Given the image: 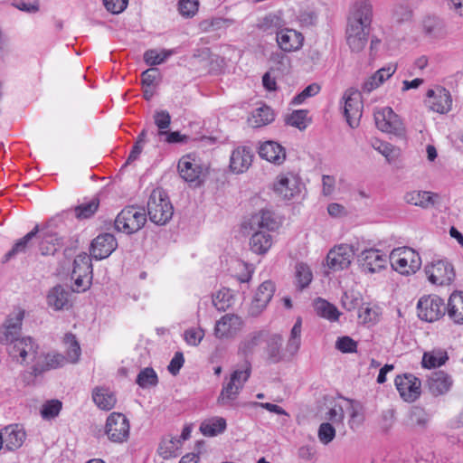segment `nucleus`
Returning a JSON list of instances; mask_svg holds the SVG:
<instances>
[{
    "label": "nucleus",
    "mask_w": 463,
    "mask_h": 463,
    "mask_svg": "<svg viewBox=\"0 0 463 463\" xmlns=\"http://www.w3.org/2000/svg\"><path fill=\"white\" fill-rule=\"evenodd\" d=\"M160 76V72L156 68H150L142 72V84L143 87H153L157 79Z\"/></svg>",
    "instance_id": "64"
},
{
    "label": "nucleus",
    "mask_w": 463,
    "mask_h": 463,
    "mask_svg": "<svg viewBox=\"0 0 463 463\" xmlns=\"http://www.w3.org/2000/svg\"><path fill=\"white\" fill-rule=\"evenodd\" d=\"M147 214L156 225H165L172 219L174 207L164 189L157 187L151 192L147 201Z\"/></svg>",
    "instance_id": "3"
},
{
    "label": "nucleus",
    "mask_w": 463,
    "mask_h": 463,
    "mask_svg": "<svg viewBox=\"0 0 463 463\" xmlns=\"http://www.w3.org/2000/svg\"><path fill=\"white\" fill-rule=\"evenodd\" d=\"M173 53V50H162L158 52L155 49H150L145 52L144 61L149 66H156L165 62Z\"/></svg>",
    "instance_id": "45"
},
{
    "label": "nucleus",
    "mask_w": 463,
    "mask_h": 463,
    "mask_svg": "<svg viewBox=\"0 0 463 463\" xmlns=\"http://www.w3.org/2000/svg\"><path fill=\"white\" fill-rule=\"evenodd\" d=\"M63 343L66 346V361L76 364L81 354V349L76 336L71 333H67L64 335Z\"/></svg>",
    "instance_id": "36"
},
{
    "label": "nucleus",
    "mask_w": 463,
    "mask_h": 463,
    "mask_svg": "<svg viewBox=\"0 0 463 463\" xmlns=\"http://www.w3.org/2000/svg\"><path fill=\"white\" fill-rule=\"evenodd\" d=\"M272 243V236L267 231H257L250 239V250L257 254H265Z\"/></svg>",
    "instance_id": "32"
},
{
    "label": "nucleus",
    "mask_w": 463,
    "mask_h": 463,
    "mask_svg": "<svg viewBox=\"0 0 463 463\" xmlns=\"http://www.w3.org/2000/svg\"><path fill=\"white\" fill-rule=\"evenodd\" d=\"M335 347L342 353H354L356 352L357 345L350 336H342L337 338Z\"/></svg>",
    "instance_id": "61"
},
{
    "label": "nucleus",
    "mask_w": 463,
    "mask_h": 463,
    "mask_svg": "<svg viewBox=\"0 0 463 463\" xmlns=\"http://www.w3.org/2000/svg\"><path fill=\"white\" fill-rule=\"evenodd\" d=\"M354 255V246L340 244L329 250L326 256V265L335 271L348 268Z\"/></svg>",
    "instance_id": "10"
},
{
    "label": "nucleus",
    "mask_w": 463,
    "mask_h": 463,
    "mask_svg": "<svg viewBox=\"0 0 463 463\" xmlns=\"http://www.w3.org/2000/svg\"><path fill=\"white\" fill-rule=\"evenodd\" d=\"M389 260L392 269L402 275L415 273L421 266L419 253L408 247L392 250Z\"/></svg>",
    "instance_id": "5"
},
{
    "label": "nucleus",
    "mask_w": 463,
    "mask_h": 463,
    "mask_svg": "<svg viewBox=\"0 0 463 463\" xmlns=\"http://www.w3.org/2000/svg\"><path fill=\"white\" fill-rule=\"evenodd\" d=\"M0 432L5 449L11 451L19 449L26 437L25 431L18 424L6 426Z\"/></svg>",
    "instance_id": "24"
},
{
    "label": "nucleus",
    "mask_w": 463,
    "mask_h": 463,
    "mask_svg": "<svg viewBox=\"0 0 463 463\" xmlns=\"http://www.w3.org/2000/svg\"><path fill=\"white\" fill-rule=\"evenodd\" d=\"M234 24L231 18L213 17L200 23V28L204 32L216 31L223 27H229Z\"/></svg>",
    "instance_id": "47"
},
{
    "label": "nucleus",
    "mask_w": 463,
    "mask_h": 463,
    "mask_svg": "<svg viewBox=\"0 0 463 463\" xmlns=\"http://www.w3.org/2000/svg\"><path fill=\"white\" fill-rule=\"evenodd\" d=\"M99 207V200L91 199L87 203H83L74 208L75 216L78 219H88L91 217Z\"/></svg>",
    "instance_id": "52"
},
{
    "label": "nucleus",
    "mask_w": 463,
    "mask_h": 463,
    "mask_svg": "<svg viewBox=\"0 0 463 463\" xmlns=\"http://www.w3.org/2000/svg\"><path fill=\"white\" fill-rule=\"evenodd\" d=\"M146 222V214L143 208L127 206L117 215L115 229L118 232L133 234L141 230Z\"/></svg>",
    "instance_id": "4"
},
{
    "label": "nucleus",
    "mask_w": 463,
    "mask_h": 463,
    "mask_svg": "<svg viewBox=\"0 0 463 463\" xmlns=\"http://www.w3.org/2000/svg\"><path fill=\"white\" fill-rule=\"evenodd\" d=\"M130 424L128 418L120 412L110 413L106 420L105 434L111 442L123 443L129 437Z\"/></svg>",
    "instance_id": "7"
},
{
    "label": "nucleus",
    "mask_w": 463,
    "mask_h": 463,
    "mask_svg": "<svg viewBox=\"0 0 463 463\" xmlns=\"http://www.w3.org/2000/svg\"><path fill=\"white\" fill-rule=\"evenodd\" d=\"M47 302L54 310H61L69 303V291L61 285H57L49 291Z\"/></svg>",
    "instance_id": "33"
},
{
    "label": "nucleus",
    "mask_w": 463,
    "mask_h": 463,
    "mask_svg": "<svg viewBox=\"0 0 463 463\" xmlns=\"http://www.w3.org/2000/svg\"><path fill=\"white\" fill-rule=\"evenodd\" d=\"M362 269L367 273H375L383 269L387 265V257L377 249L363 250L358 259Z\"/></svg>",
    "instance_id": "14"
},
{
    "label": "nucleus",
    "mask_w": 463,
    "mask_h": 463,
    "mask_svg": "<svg viewBox=\"0 0 463 463\" xmlns=\"http://www.w3.org/2000/svg\"><path fill=\"white\" fill-rule=\"evenodd\" d=\"M275 292V286L269 280L264 281L258 288L250 307L251 316H258L271 300Z\"/></svg>",
    "instance_id": "19"
},
{
    "label": "nucleus",
    "mask_w": 463,
    "mask_h": 463,
    "mask_svg": "<svg viewBox=\"0 0 463 463\" xmlns=\"http://www.w3.org/2000/svg\"><path fill=\"white\" fill-rule=\"evenodd\" d=\"M395 386L405 402H414L420 394L421 383L411 373L398 375L394 380Z\"/></svg>",
    "instance_id": "12"
},
{
    "label": "nucleus",
    "mask_w": 463,
    "mask_h": 463,
    "mask_svg": "<svg viewBox=\"0 0 463 463\" xmlns=\"http://www.w3.org/2000/svg\"><path fill=\"white\" fill-rule=\"evenodd\" d=\"M29 361L24 364H27ZM31 361L35 362L33 365V373L34 375H38L45 371L63 366L66 363V358L61 354L51 353L40 357L36 355L34 360Z\"/></svg>",
    "instance_id": "23"
},
{
    "label": "nucleus",
    "mask_w": 463,
    "mask_h": 463,
    "mask_svg": "<svg viewBox=\"0 0 463 463\" xmlns=\"http://www.w3.org/2000/svg\"><path fill=\"white\" fill-rule=\"evenodd\" d=\"M429 280L435 285H449L455 279L453 266L445 260L433 262L426 268Z\"/></svg>",
    "instance_id": "11"
},
{
    "label": "nucleus",
    "mask_w": 463,
    "mask_h": 463,
    "mask_svg": "<svg viewBox=\"0 0 463 463\" xmlns=\"http://www.w3.org/2000/svg\"><path fill=\"white\" fill-rule=\"evenodd\" d=\"M117 240L111 233H102L97 236L90 244V256L95 260L108 258L117 248Z\"/></svg>",
    "instance_id": "16"
},
{
    "label": "nucleus",
    "mask_w": 463,
    "mask_h": 463,
    "mask_svg": "<svg viewBox=\"0 0 463 463\" xmlns=\"http://www.w3.org/2000/svg\"><path fill=\"white\" fill-rule=\"evenodd\" d=\"M336 191V179L334 175H322V194L326 197H331Z\"/></svg>",
    "instance_id": "59"
},
{
    "label": "nucleus",
    "mask_w": 463,
    "mask_h": 463,
    "mask_svg": "<svg viewBox=\"0 0 463 463\" xmlns=\"http://www.w3.org/2000/svg\"><path fill=\"white\" fill-rule=\"evenodd\" d=\"M136 383L141 388L156 386L158 383L157 374L153 368L146 367L137 374Z\"/></svg>",
    "instance_id": "50"
},
{
    "label": "nucleus",
    "mask_w": 463,
    "mask_h": 463,
    "mask_svg": "<svg viewBox=\"0 0 463 463\" xmlns=\"http://www.w3.org/2000/svg\"><path fill=\"white\" fill-rule=\"evenodd\" d=\"M397 64L396 63H389L386 66L379 69L373 73V76L376 78L378 82L383 84L388 79H390L396 71Z\"/></svg>",
    "instance_id": "62"
},
{
    "label": "nucleus",
    "mask_w": 463,
    "mask_h": 463,
    "mask_svg": "<svg viewBox=\"0 0 463 463\" xmlns=\"http://www.w3.org/2000/svg\"><path fill=\"white\" fill-rule=\"evenodd\" d=\"M452 385L451 377L443 371L435 372L428 380V387L434 396L443 395Z\"/></svg>",
    "instance_id": "29"
},
{
    "label": "nucleus",
    "mask_w": 463,
    "mask_h": 463,
    "mask_svg": "<svg viewBox=\"0 0 463 463\" xmlns=\"http://www.w3.org/2000/svg\"><path fill=\"white\" fill-rule=\"evenodd\" d=\"M199 1L198 0H179L178 11L183 17H194L198 12Z\"/></svg>",
    "instance_id": "53"
},
{
    "label": "nucleus",
    "mask_w": 463,
    "mask_h": 463,
    "mask_svg": "<svg viewBox=\"0 0 463 463\" xmlns=\"http://www.w3.org/2000/svg\"><path fill=\"white\" fill-rule=\"evenodd\" d=\"M317 436L321 443L327 445L335 437V430L329 422H323L317 431Z\"/></svg>",
    "instance_id": "57"
},
{
    "label": "nucleus",
    "mask_w": 463,
    "mask_h": 463,
    "mask_svg": "<svg viewBox=\"0 0 463 463\" xmlns=\"http://www.w3.org/2000/svg\"><path fill=\"white\" fill-rule=\"evenodd\" d=\"M342 304L344 307L348 311L354 310L355 308L359 309V307L362 306V299L354 292H345L342 297Z\"/></svg>",
    "instance_id": "60"
},
{
    "label": "nucleus",
    "mask_w": 463,
    "mask_h": 463,
    "mask_svg": "<svg viewBox=\"0 0 463 463\" xmlns=\"http://www.w3.org/2000/svg\"><path fill=\"white\" fill-rule=\"evenodd\" d=\"M448 359L449 357L446 351L440 349L433 350L423 354L421 364L424 368H436L443 365Z\"/></svg>",
    "instance_id": "38"
},
{
    "label": "nucleus",
    "mask_w": 463,
    "mask_h": 463,
    "mask_svg": "<svg viewBox=\"0 0 463 463\" xmlns=\"http://www.w3.org/2000/svg\"><path fill=\"white\" fill-rule=\"evenodd\" d=\"M439 195L429 191H409L405 193L403 200L406 203L428 209L434 206Z\"/></svg>",
    "instance_id": "25"
},
{
    "label": "nucleus",
    "mask_w": 463,
    "mask_h": 463,
    "mask_svg": "<svg viewBox=\"0 0 463 463\" xmlns=\"http://www.w3.org/2000/svg\"><path fill=\"white\" fill-rule=\"evenodd\" d=\"M37 232L38 226H35L30 232H28L14 243L13 248L5 254V259L10 260L19 253H24L29 248L32 240L36 236Z\"/></svg>",
    "instance_id": "41"
},
{
    "label": "nucleus",
    "mask_w": 463,
    "mask_h": 463,
    "mask_svg": "<svg viewBox=\"0 0 463 463\" xmlns=\"http://www.w3.org/2000/svg\"><path fill=\"white\" fill-rule=\"evenodd\" d=\"M91 396L93 402L99 410L102 411H110L117 403L116 395L107 387H95L92 390Z\"/></svg>",
    "instance_id": "30"
},
{
    "label": "nucleus",
    "mask_w": 463,
    "mask_h": 463,
    "mask_svg": "<svg viewBox=\"0 0 463 463\" xmlns=\"http://www.w3.org/2000/svg\"><path fill=\"white\" fill-rule=\"evenodd\" d=\"M251 228L257 227L259 231L272 232L279 228L280 220L270 210H261L252 216L250 220Z\"/></svg>",
    "instance_id": "26"
},
{
    "label": "nucleus",
    "mask_w": 463,
    "mask_h": 463,
    "mask_svg": "<svg viewBox=\"0 0 463 463\" xmlns=\"http://www.w3.org/2000/svg\"><path fill=\"white\" fill-rule=\"evenodd\" d=\"M374 121L377 128L382 132L402 136L404 133V126L400 117L390 107L375 109Z\"/></svg>",
    "instance_id": "8"
},
{
    "label": "nucleus",
    "mask_w": 463,
    "mask_h": 463,
    "mask_svg": "<svg viewBox=\"0 0 463 463\" xmlns=\"http://www.w3.org/2000/svg\"><path fill=\"white\" fill-rule=\"evenodd\" d=\"M154 120L159 130H166L171 123V116L166 110L156 111Z\"/></svg>",
    "instance_id": "63"
},
{
    "label": "nucleus",
    "mask_w": 463,
    "mask_h": 463,
    "mask_svg": "<svg viewBox=\"0 0 463 463\" xmlns=\"http://www.w3.org/2000/svg\"><path fill=\"white\" fill-rule=\"evenodd\" d=\"M177 167L180 176L188 183L199 181L203 172V166L190 155L183 156Z\"/></svg>",
    "instance_id": "21"
},
{
    "label": "nucleus",
    "mask_w": 463,
    "mask_h": 463,
    "mask_svg": "<svg viewBox=\"0 0 463 463\" xmlns=\"http://www.w3.org/2000/svg\"><path fill=\"white\" fill-rule=\"evenodd\" d=\"M265 353L267 360L271 364H278L283 359L282 345L283 338L279 334L269 335L266 332Z\"/></svg>",
    "instance_id": "28"
},
{
    "label": "nucleus",
    "mask_w": 463,
    "mask_h": 463,
    "mask_svg": "<svg viewBox=\"0 0 463 463\" xmlns=\"http://www.w3.org/2000/svg\"><path fill=\"white\" fill-rule=\"evenodd\" d=\"M226 429V420L222 417H213L204 420L201 426L200 430L204 436L213 437L222 433Z\"/></svg>",
    "instance_id": "37"
},
{
    "label": "nucleus",
    "mask_w": 463,
    "mask_h": 463,
    "mask_svg": "<svg viewBox=\"0 0 463 463\" xmlns=\"http://www.w3.org/2000/svg\"><path fill=\"white\" fill-rule=\"evenodd\" d=\"M253 152L250 147L235 148L230 158V168L233 173L242 174L249 169L252 163Z\"/></svg>",
    "instance_id": "22"
},
{
    "label": "nucleus",
    "mask_w": 463,
    "mask_h": 463,
    "mask_svg": "<svg viewBox=\"0 0 463 463\" xmlns=\"http://www.w3.org/2000/svg\"><path fill=\"white\" fill-rule=\"evenodd\" d=\"M417 311L420 320L432 323L446 314V305L439 296L427 295L419 299Z\"/></svg>",
    "instance_id": "6"
},
{
    "label": "nucleus",
    "mask_w": 463,
    "mask_h": 463,
    "mask_svg": "<svg viewBox=\"0 0 463 463\" xmlns=\"http://www.w3.org/2000/svg\"><path fill=\"white\" fill-rule=\"evenodd\" d=\"M180 444V439L177 438H171V439H165L161 441L158 451L159 454L164 458H168L171 457H176V451L179 448Z\"/></svg>",
    "instance_id": "51"
},
{
    "label": "nucleus",
    "mask_w": 463,
    "mask_h": 463,
    "mask_svg": "<svg viewBox=\"0 0 463 463\" xmlns=\"http://www.w3.org/2000/svg\"><path fill=\"white\" fill-rule=\"evenodd\" d=\"M449 317L458 325H463V292L455 291L449 298L446 306Z\"/></svg>",
    "instance_id": "31"
},
{
    "label": "nucleus",
    "mask_w": 463,
    "mask_h": 463,
    "mask_svg": "<svg viewBox=\"0 0 463 463\" xmlns=\"http://www.w3.org/2000/svg\"><path fill=\"white\" fill-rule=\"evenodd\" d=\"M301 180L293 173L278 175L274 183V192L285 200H290L300 192Z\"/></svg>",
    "instance_id": "13"
},
{
    "label": "nucleus",
    "mask_w": 463,
    "mask_h": 463,
    "mask_svg": "<svg viewBox=\"0 0 463 463\" xmlns=\"http://www.w3.org/2000/svg\"><path fill=\"white\" fill-rule=\"evenodd\" d=\"M320 91V86L317 83H312L307 86L300 93L296 95L291 101L292 105H300L307 98L316 96Z\"/></svg>",
    "instance_id": "55"
},
{
    "label": "nucleus",
    "mask_w": 463,
    "mask_h": 463,
    "mask_svg": "<svg viewBox=\"0 0 463 463\" xmlns=\"http://www.w3.org/2000/svg\"><path fill=\"white\" fill-rule=\"evenodd\" d=\"M266 339L265 331H255L245 335L238 345V355L244 360H250L258 351Z\"/></svg>",
    "instance_id": "17"
},
{
    "label": "nucleus",
    "mask_w": 463,
    "mask_h": 463,
    "mask_svg": "<svg viewBox=\"0 0 463 463\" xmlns=\"http://www.w3.org/2000/svg\"><path fill=\"white\" fill-rule=\"evenodd\" d=\"M343 100L344 116L351 128H356L359 125L363 110L361 92L350 88L345 91Z\"/></svg>",
    "instance_id": "9"
},
{
    "label": "nucleus",
    "mask_w": 463,
    "mask_h": 463,
    "mask_svg": "<svg viewBox=\"0 0 463 463\" xmlns=\"http://www.w3.org/2000/svg\"><path fill=\"white\" fill-rule=\"evenodd\" d=\"M301 327L302 320L300 317H298L291 329L290 336L287 345L288 351L292 354L297 353L299 349L301 344Z\"/></svg>",
    "instance_id": "49"
},
{
    "label": "nucleus",
    "mask_w": 463,
    "mask_h": 463,
    "mask_svg": "<svg viewBox=\"0 0 463 463\" xmlns=\"http://www.w3.org/2000/svg\"><path fill=\"white\" fill-rule=\"evenodd\" d=\"M313 279L311 269L307 264L298 263L296 266V281L297 287L303 289L310 284Z\"/></svg>",
    "instance_id": "48"
},
{
    "label": "nucleus",
    "mask_w": 463,
    "mask_h": 463,
    "mask_svg": "<svg viewBox=\"0 0 463 463\" xmlns=\"http://www.w3.org/2000/svg\"><path fill=\"white\" fill-rule=\"evenodd\" d=\"M307 111L305 109H299L293 111L287 118V124L292 127H296L300 130L307 128Z\"/></svg>",
    "instance_id": "54"
},
{
    "label": "nucleus",
    "mask_w": 463,
    "mask_h": 463,
    "mask_svg": "<svg viewBox=\"0 0 463 463\" xmlns=\"http://www.w3.org/2000/svg\"><path fill=\"white\" fill-rule=\"evenodd\" d=\"M241 324L240 317L233 314H226L216 321L214 335L219 339L232 337L241 329Z\"/></svg>",
    "instance_id": "20"
},
{
    "label": "nucleus",
    "mask_w": 463,
    "mask_h": 463,
    "mask_svg": "<svg viewBox=\"0 0 463 463\" xmlns=\"http://www.w3.org/2000/svg\"><path fill=\"white\" fill-rule=\"evenodd\" d=\"M250 374L251 363L250 360H244L243 363L232 373L229 382L235 384V386L241 391Z\"/></svg>",
    "instance_id": "35"
},
{
    "label": "nucleus",
    "mask_w": 463,
    "mask_h": 463,
    "mask_svg": "<svg viewBox=\"0 0 463 463\" xmlns=\"http://www.w3.org/2000/svg\"><path fill=\"white\" fill-rule=\"evenodd\" d=\"M71 275L92 277V264L90 257L87 253L82 252L76 256L73 261Z\"/></svg>",
    "instance_id": "39"
},
{
    "label": "nucleus",
    "mask_w": 463,
    "mask_h": 463,
    "mask_svg": "<svg viewBox=\"0 0 463 463\" xmlns=\"http://www.w3.org/2000/svg\"><path fill=\"white\" fill-rule=\"evenodd\" d=\"M204 336V331L201 327L189 328L184 331V338L187 345L197 346Z\"/></svg>",
    "instance_id": "58"
},
{
    "label": "nucleus",
    "mask_w": 463,
    "mask_h": 463,
    "mask_svg": "<svg viewBox=\"0 0 463 463\" xmlns=\"http://www.w3.org/2000/svg\"><path fill=\"white\" fill-rule=\"evenodd\" d=\"M373 17L369 0H356L350 7L345 27V41L352 52L360 53L369 42Z\"/></svg>",
    "instance_id": "2"
},
{
    "label": "nucleus",
    "mask_w": 463,
    "mask_h": 463,
    "mask_svg": "<svg viewBox=\"0 0 463 463\" xmlns=\"http://www.w3.org/2000/svg\"><path fill=\"white\" fill-rule=\"evenodd\" d=\"M24 317V310L15 308L0 327V343L7 345V352L12 360L21 364L28 360H34L38 350V345L32 337H19Z\"/></svg>",
    "instance_id": "1"
},
{
    "label": "nucleus",
    "mask_w": 463,
    "mask_h": 463,
    "mask_svg": "<svg viewBox=\"0 0 463 463\" xmlns=\"http://www.w3.org/2000/svg\"><path fill=\"white\" fill-rule=\"evenodd\" d=\"M62 245V239L55 233H44L40 244L43 255L54 254Z\"/></svg>",
    "instance_id": "42"
},
{
    "label": "nucleus",
    "mask_w": 463,
    "mask_h": 463,
    "mask_svg": "<svg viewBox=\"0 0 463 463\" xmlns=\"http://www.w3.org/2000/svg\"><path fill=\"white\" fill-rule=\"evenodd\" d=\"M315 308L318 316L330 321H336L339 318L340 312L328 301L318 298L315 301Z\"/></svg>",
    "instance_id": "40"
},
{
    "label": "nucleus",
    "mask_w": 463,
    "mask_h": 463,
    "mask_svg": "<svg viewBox=\"0 0 463 463\" xmlns=\"http://www.w3.org/2000/svg\"><path fill=\"white\" fill-rule=\"evenodd\" d=\"M276 41L283 52H292L303 46L304 36L296 30L286 28L277 32Z\"/></svg>",
    "instance_id": "18"
},
{
    "label": "nucleus",
    "mask_w": 463,
    "mask_h": 463,
    "mask_svg": "<svg viewBox=\"0 0 463 463\" xmlns=\"http://www.w3.org/2000/svg\"><path fill=\"white\" fill-rule=\"evenodd\" d=\"M426 103L432 111L445 114L451 109L452 99L449 90L439 87L427 91Z\"/></svg>",
    "instance_id": "15"
},
{
    "label": "nucleus",
    "mask_w": 463,
    "mask_h": 463,
    "mask_svg": "<svg viewBox=\"0 0 463 463\" xmlns=\"http://www.w3.org/2000/svg\"><path fill=\"white\" fill-rule=\"evenodd\" d=\"M259 155L275 165H281L286 159L285 148L275 141L264 142L260 146Z\"/></svg>",
    "instance_id": "27"
},
{
    "label": "nucleus",
    "mask_w": 463,
    "mask_h": 463,
    "mask_svg": "<svg viewBox=\"0 0 463 463\" xmlns=\"http://www.w3.org/2000/svg\"><path fill=\"white\" fill-rule=\"evenodd\" d=\"M274 120V113L273 110L266 105H263L251 113V116L249 118V124L252 128H260L262 126H266L271 123Z\"/></svg>",
    "instance_id": "34"
},
{
    "label": "nucleus",
    "mask_w": 463,
    "mask_h": 463,
    "mask_svg": "<svg viewBox=\"0 0 463 463\" xmlns=\"http://www.w3.org/2000/svg\"><path fill=\"white\" fill-rule=\"evenodd\" d=\"M283 25L281 13H269L258 22V28L263 32L277 30Z\"/></svg>",
    "instance_id": "43"
},
{
    "label": "nucleus",
    "mask_w": 463,
    "mask_h": 463,
    "mask_svg": "<svg viewBox=\"0 0 463 463\" xmlns=\"http://www.w3.org/2000/svg\"><path fill=\"white\" fill-rule=\"evenodd\" d=\"M377 308L372 307L369 304H363L358 309V317L363 323H374L378 317Z\"/></svg>",
    "instance_id": "56"
},
{
    "label": "nucleus",
    "mask_w": 463,
    "mask_h": 463,
    "mask_svg": "<svg viewBox=\"0 0 463 463\" xmlns=\"http://www.w3.org/2000/svg\"><path fill=\"white\" fill-rule=\"evenodd\" d=\"M241 390L228 382L222 386L220 395L217 398V403L220 406L232 405V402L235 401L240 393Z\"/></svg>",
    "instance_id": "44"
},
{
    "label": "nucleus",
    "mask_w": 463,
    "mask_h": 463,
    "mask_svg": "<svg viewBox=\"0 0 463 463\" xmlns=\"http://www.w3.org/2000/svg\"><path fill=\"white\" fill-rule=\"evenodd\" d=\"M62 409V402L52 399L45 402L41 408L40 414L45 420H51L58 417Z\"/></svg>",
    "instance_id": "46"
}]
</instances>
